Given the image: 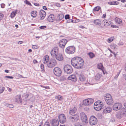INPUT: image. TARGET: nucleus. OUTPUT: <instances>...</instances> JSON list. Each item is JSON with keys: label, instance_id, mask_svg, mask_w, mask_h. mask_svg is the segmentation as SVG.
Masks as SVG:
<instances>
[{"label": "nucleus", "instance_id": "nucleus-1", "mask_svg": "<svg viewBox=\"0 0 126 126\" xmlns=\"http://www.w3.org/2000/svg\"><path fill=\"white\" fill-rule=\"evenodd\" d=\"M104 98L106 103L109 105H112L113 103V101L111 95L109 94H106Z\"/></svg>", "mask_w": 126, "mask_h": 126}, {"label": "nucleus", "instance_id": "nucleus-2", "mask_svg": "<svg viewBox=\"0 0 126 126\" xmlns=\"http://www.w3.org/2000/svg\"><path fill=\"white\" fill-rule=\"evenodd\" d=\"M102 102L100 101L96 102L94 103V108L97 111H99L101 110L102 107Z\"/></svg>", "mask_w": 126, "mask_h": 126}, {"label": "nucleus", "instance_id": "nucleus-3", "mask_svg": "<svg viewBox=\"0 0 126 126\" xmlns=\"http://www.w3.org/2000/svg\"><path fill=\"white\" fill-rule=\"evenodd\" d=\"M79 60L77 61V66H76L75 68L78 69H82L83 67V66L84 65V62L82 58L79 57Z\"/></svg>", "mask_w": 126, "mask_h": 126}, {"label": "nucleus", "instance_id": "nucleus-4", "mask_svg": "<svg viewBox=\"0 0 126 126\" xmlns=\"http://www.w3.org/2000/svg\"><path fill=\"white\" fill-rule=\"evenodd\" d=\"M63 69L64 72L68 74H70L73 72L72 67L68 64L65 65L63 67Z\"/></svg>", "mask_w": 126, "mask_h": 126}, {"label": "nucleus", "instance_id": "nucleus-5", "mask_svg": "<svg viewBox=\"0 0 126 126\" xmlns=\"http://www.w3.org/2000/svg\"><path fill=\"white\" fill-rule=\"evenodd\" d=\"M79 119V115L76 114L70 116L69 118V120L70 122L74 123L76 124L75 123L78 122Z\"/></svg>", "mask_w": 126, "mask_h": 126}, {"label": "nucleus", "instance_id": "nucleus-6", "mask_svg": "<svg viewBox=\"0 0 126 126\" xmlns=\"http://www.w3.org/2000/svg\"><path fill=\"white\" fill-rule=\"evenodd\" d=\"M75 51V48L73 46H70L67 47L65 49L66 52L69 54L74 53Z\"/></svg>", "mask_w": 126, "mask_h": 126}, {"label": "nucleus", "instance_id": "nucleus-7", "mask_svg": "<svg viewBox=\"0 0 126 126\" xmlns=\"http://www.w3.org/2000/svg\"><path fill=\"white\" fill-rule=\"evenodd\" d=\"M97 120L95 116H92L90 117L89 122L91 125H94L97 123Z\"/></svg>", "mask_w": 126, "mask_h": 126}, {"label": "nucleus", "instance_id": "nucleus-8", "mask_svg": "<svg viewBox=\"0 0 126 126\" xmlns=\"http://www.w3.org/2000/svg\"><path fill=\"white\" fill-rule=\"evenodd\" d=\"M57 64L56 60L54 59H50L49 62L47 64V66L49 68H52L55 66Z\"/></svg>", "mask_w": 126, "mask_h": 126}, {"label": "nucleus", "instance_id": "nucleus-9", "mask_svg": "<svg viewBox=\"0 0 126 126\" xmlns=\"http://www.w3.org/2000/svg\"><path fill=\"white\" fill-rule=\"evenodd\" d=\"M94 101L93 99L91 98H88L83 101V104L85 106L90 105L92 104Z\"/></svg>", "mask_w": 126, "mask_h": 126}, {"label": "nucleus", "instance_id": "nucleus-10", "mask_svg": "<svg viewBox=\"0 0 126 126\" xmlns=\"http://www.w3.org/2000/svg\"><path fill=\"white\" fill-rule=\"evenodd\" d=\"M53 72L55 75L59 77L61 75L62 71L59 68L55 67L53 69Z\"/></svg>", "mask_w": 126, "mask_h": 126}, {"label": "nucleus", "instance_id": "nucleus-11", "mask_svg": "<svg viewBox=\"0 0 126 126\" xmlns=\"http://www.w3.org/2000/svg\"><path fill=\"white\" fill-rule=\"evenodd\" d=\"M58 118L60 122L61 123H64L66 121V119L64 114H61L58 116Z\"/></svg>", "mask_w": 126, "mask_h": 126}, {"label": "nucleus", "instance_id": "nucleus-12", "mask_svg": "<svg viewBox=\"0 0 126 126\" xmlns=\"http://www.w3.org/2000/svg\"><path fill=\"white\" fill-rule=\"evenodd\" d=\"M78 57H76L72 58L71 61V63L72 65L75 68L76 66H77V61H79Z\"/></svg>", "mask_w": 126, "mask_h": 126}, {"label": "nucleus", "instance_id": "nucleus-13", "mask_svg": "<svg viewBox=\"0 0 126 126\" xmlns=\"http://www.w3.org/2000/svg\"><path fill=\"white\" fill-rule=\"evenodd\" d=\"M122 104L120 103H116L114 104L113 106V110H120L122 107Z\"/></svg>", "mask_w": 126, "mask_h": 126}, {"label": "nucleus", "instance_id": "nucleus-14", "mask_svg": "<svg viewBox=\"0 0 126 126\" xmlns=\"http://www.w3.org/2000/svg\"><path fill=\"white\" fill-rule=\"evenodd\" d=\"M67 42V41L65 39L61 40L59 43V47L62 48H64Z\"/></svg>", "mask_w": 126, "mask_h": 126}, {"label": "nucleus", "instance_id": "nucleus-15", "mask_svg": "<svg viewBox=\"0 0 126 126\" xmlns=\"http://www.w3.org/2000/svg\"><path fill=\"white\" fill-rule=\"evenodd\" d=\"M59 48L58 47H55L51 51L50 53L51 55L53 57L54 56V55H56L58 54Z\"/></svg>", "mask_w": 126, "mask_h": 126}, {"label": "nucleus", "instance_id": "nucleus-16", "mask_svg": "<svg viewBox=\"0 0 126 126\" xmlns=\"http://www.w3.org/2000/svg\"><path fill=\"white\" fill-rule=\"evenodd\" d=\"M53 57H55L57 60L59 61H62L63 59V55L60 53H59L56 55H54V56Z\"/></svg>", "mask_w": 126, "mask_h": 126}, {"label": "nucleus", "instance_id": "nucleus-17", "mask_svg": "<svg viewBox=\"0 0 126 126\" xmlns=\"http://www.w3.org/2000/svg\"><path fill=\"white\" fill-rule=\"evenodd\" d=\"M50 123L52 126H57L59 124V121L57 119H52Z\"/></svg>", "mask_w": 126, "mask_h": 126}, {"label": "nucleus", "instance_id": "nucleus-18", "mask_svg": "<svg viewBox=\"0 0 126 126\" xmlns=\"http://www.w3.org/2000/svg\"><path fill=\"white\" fill-rule=\"evenodd\" d=\"M39 15L40 17V19L41 20H43L46 16V12L43 10L41 9L39 12Z\"/></svg>", "mask_w": 126, "mask_h": 126}, {"label": "nucleus", "instance_id": "nucleus-19", "mask_svg": "<svg viewBox=\"0 0 126 126\" xmlns=\"http://www.w3.org/2000/svg\"><path fill=\"white\" fill-rule=\"evenodd\" d=\"M80 116L82 121L86 123L87 120V117L85 114L83 112L81 113L80 114Z\"/></svg>", "mask_w": 126, "mask_h": 126}, {"label": "nucleus", "instance_id": "nucleus-20", "mask_svg": "<svg viewBox=\"0 0 126 126\" xmlns=\"http://www.w3.org/2000/svg\"><path fill=\"white\" fill-rule=\"evenodd\" d=\"M103 110V112L105 113H110L112 110L111 108L110 107H108L105 108H102Z\"/></svg>", "mask_w": 126, "mask_h": 126}, {"label": "nucleus", "instance_id": "nucleus-21", "mask_svg": "<svg viewBox=\"0 0 126 126\" xmlns=\"http://www.w3.org/2000/svg\"><path fill=\"white\" fill-rule=\"evenodd\" d=\"M47 19L49 22H53L55 19L54 15L53 14H50L48 17Z\"/></svg>", "mask_w": 126, "mask_h": 126}, {"label": "nucleus", "instance_id": "nucleus-22", "mask_svg": "<svg viewBox=\"0 0 126 126\" xmlns=\"http://www.w3.org/2000/svg\"><path fill=\"white\" fill-rule=\"evenodd\" d=\"M64 17V15L63 14H58V16L56 19L57 21L59 22Z\"/></svg>", "mask_w": 126, "mask_h": 126}, {"label": "nucleus", "instance_id": "nucleus-23", "mask_svg": "<svg viewBox=\"0 0 126 126\" xmlns=\"http://www.w3.org/2000/svg\"><path fill=\"white\" fill-rule=\"evenodd\" d=\"M76 78L75 75H71L68 78V80H71L72 81L75 82L76 80Z\"/></svg>", "mask_w": 126, "mask_h": 126}, {"label": "nucleus", "instance_id": "nucleus-24", "mask_svg": "<svg viewBox=\"0 0 126 126\" xmlns=\"http://www.w3.org/2000/svg\"><path fill=\"white\" fill-rule=\"evenodd\" d=\"M120 111L122 114L125 116H126V109L124 108H122Z\"/></svg>", "mask_w": 126, "mask_h": 126}, {"label": "nucleus", "instance_id": "nucleus-25", "mask_svg": "<svg viewBox=\"0 0 126 126\" xmlns=\"http://www.w3.org/2000/svg\"><path fill=\"white\" fill-rule=\"evenodd\" d=\"M97 68L98 69H101L102 71L104 74H105L103 70L104 67L103 66V65L102 63H98L97 66Z\"/></svg>", "mask_w": 126, "mask_h": 126}, {"label": "nucleus", "instance_id": "nucleus-26", "mask_svg": "<svg viewBox=\"0 0 126 126\" xmlns=\"http://www.w3.org/2000/svg\"><path fill=\"white\" fill-rule=\"evenodd\" d=\"M79 78L80 80L82 81H84L85 79V78L84 76L82 74L79 75Z\"/></svg>", "mask_w": 126, "mask_h": 126}, {"label": "nucleus", "instance_id": "nucleus-27", "mask_svg": "<svg viewBox=\"0 0 126 126\" xmlns=\"http://www.w3.org/2000/svg\"><path fill=\"white\" fill-rule=\"evenodd\" d=\"M49 59V57L48 56L46 55L44 56L43 58L44 63V64L46 63L48 61Z\"/></svg>", "mask_w": 126, "mask_h": 126}, {"label": "nucleus", "instance_id": "nucleus-28", "mask_svg": "<svg viewBox=\"0 0 126 126\" xmlns=\"http://www.w3.org/2000/svg\"><path fill=\"white\" fill-rule=\"evenodd\" d=\"M77 110V108L76 107H74L73 109H71L69 111L70 114L71 115L73 114L76 112Z\"/></svg>", "mask_w": 126, "mask_h": 126}, {"label": "nucleus", "instance_id": "nucleus-29", "mask_svg": "<svg viewBox=\"0 0 126 126\" xmlns=\"http://www.w3.org/2000/svg\"><path fill=\"white\" fill-rule=\"evenodd\" d=\"M102 75L101 74L98 73H97L95 77V79L96 80H99L100 78L102 77Z\"/></svg>", "mask_w": 126, "mask_h": 126}, {"label": "nucleus", "instance_id": "nucleus-30", "mask_svg": "<svg viewBox=\"0 0 126 126\" xmlns=\"http://www.w3.org/2000/svg\"><path fill=\"white\" fill-rule=\"evenodd\" d=\"M102 23L104 24V26L107 27L110 25V23L106 20H104L102 22Z\"/></svg>", "mask_w": 126, "mask_h": 126}, {"label": "nucleus", "instance_id": "nucleus-31", "mask_svg": "<svg viewBox=\"0 0 126 126\" xmlns=\"http://www.w3.org/2000/svg\"><path fill=\"white\" fill-rule=\"evenodd\" d=\"M94 23L97 25H101V22L99 19H96L94 21Z\"/></svg>", "mask_w": 126, "mask_h": 126}, {"label": "nucleus", "instance_id": "nucleus-32", "mask_svg": "<svg viewBox=\"0 0 126 126\" xmlns=\"http://www.w3.org/2000/svg\"><path fill=\"white\" fill-rule=\"evenodd\" d=\"M17 10H16L15 11H13L11 13L10 15L11 18H13L17 14Z\"/></svg>", "mask_w": 126, "mask_h": 126}, {"label": "nucleus", "instance_id": "nucleus-33", "mask_svg": "<svg viewBox=\"0 0 126 126\" xmlns=\"http://www.w3.org/2000/svg\"><path fill=\"white\" fill-rule=\"evenodd\" d=\"M122 115L120 112H118L116 114V116L118 119H120L122 117Z\"/></svg>", "mask_w": 126, "mask_h": 126}, {"label": "nucleus", "instance_id": "nucleus-34", "mask_svg": "<svg viewBox=\"0 0 126 126\" xmlns=\"http://www.w3.org/2000/svg\"><path fill=\"white\" fill-rule=\"evenodd\" d=\"M16 101L19 102L20 103L22 102L21 99V97L19 95H17L16 96Z\"/></svg>", "mask_w": 126, "mask_h": 126}, {"label": "nucleus", "instance_id": "nucleus-35", "mask_svg": "<svg viewBox=\"0 0 126 126\" xmlns=\"http://www.w3.org/2000/svg\"><path fill=\"white\" fill-rule=\"evenodd\" d=\"M37 13V12L36 11H32L31 12V16H32L33 17H36V16L37 15L36 14V13Z\"/></svg>", "mask_w": 126, "mask_h": 126}, {"label": "nucleus", "instance_id": "nucleus-36", "mask_svg": "<svg viewBox=\"0 0 126 126\" xmlns=\"http://www.w3.org/2000/svg\"><path fill=\"white\" fill-rule=\"evenodd\" d=\"M118 2L117 1L110 2H108V4L110 5H117L118 4Z\"/></svg>", "mask_w": 126, "mask_h": 126}, {"label": "nucleus", "instance_id": "nucleus-37", "mask_svg": "<svg viewBox=\"0 0 126 126\" xmlns=\"http://www.w3.org/2000/svg\"><path fill=\"white\" fill-rule=\"evenodd\" d=\"M4 105L6 107H9L10 108H13L14 106L13 105L11 104H9L7 103H5Z\"/></svg>", "mask_w": 126, "mask_h": 126}, {"label": "nucleus", "instance_id": "nucleus-38", "mask_svg": "<svg viewBox=\"0 0 126 126\" xmlns=\"http://www.w3.org/2000/svg\"><path fill=\"white\" fill-rule=\"evenodd\" d=\"M115 21L116 22L119 24H121L122 22V20L121 19L118 18H116Z\"/></svg>", "mask_w": 126, "mask_h": 126}, {"label": "nucleus", "instance_id": "nucleus-39", "mask_svg": "<svg viewBox=\"0 0 126 126\" xmlns=\"http://www.w3.org/2000/svg\"><path fill=\"white\" fill-rule=\"evenodd\" d=\"M101 7L99 6H97L95 7L93 10V11H98L101 9Z\"/></svg>", "mask_w": 126, "mask_h": 126}, {"label": "nucleus", "instance_id": "nucleus-40", "mask_svg": "<svg viewBox=\"0 0 126 126\" xmlns=\"http://www.w3.org/2000/svg\"><path fill=\"white\" fill-rule=\"evenodd\" d=\"M67 77L65 75H64L61 76L60 78V80L61 81H64L66 79Z\"/></svg>", "mask_w": 126, "mask_h": 126}, {"label": "nucleus", "instance_id": "nucleus-41", "mask_svg": "<svg viewBox=\"0 0 126 126\" xmlns=\"http://www.w3.org/2000/svg\"><path fill=\"white\" fill-rule=\"evenodd\" d=\"M88 54L89 57L91 58H93L95 56L94 54L92 52H90L88 53Z\"/></svg>", "mask_w": 126, "mask_h": 126}, {"label": "nucleus", "instance_id": "nucleus-42", "mask_svg": "<svg viewBox=\"0 0 126 126\" xmlns=\"http://www.w3.org/2000/svg\"><path fill=\"white\" fill-rule=\"evenodd\" d=\"M117 46L115 44H112L110 45V47L111 48L115 49L116 48Z\"/></svg>", "mask_w": 126, "mask_h": 126}, {"label": "nucleus", "instance_id": "nucleus-43", "mask_svg": "<svg viewBox=\"0 0 126 126\" xmlns=\"http://www.w3.org/2000/svg\"><path fill=\"white\" fill-rule=\"evenodd\" d=\"M62 96L61 95L57 96L55 97V98L59 100H60L62 99Z\"/></svg>", "mask_w": 126, "mask_h": 126}, {"label": "nucleus", "instance_id": "nucleus-44", "mask_svg": "<svg viewBox=\"0 0 126 126\" xmlns=\"http://www.w3.org/2000/svg\"><path fill=\"white\" fill-rule=\"evenodd\" d=\"M5 88L4 87H1V88H0V94L1 93L4 91Z\"/></svg>", "mask_w": 126, "mask_h": 126}, {"label": "nucleus", "instance_id": "nucleus-45", "mask_svg": "<svg viewBox=\"0 0 126 126\" xmlns=\"http://www.w3.org/2000/svg\"><path fill=\"white\" fill-rule=\"evenodd\" d=\"M44 126H50L49 122H46L44 124Z\"/></svg>", "mask_w": 126, "mask_h": 126}, {"label": "nucleus", "instance_id": "nucleus-46", "mask_svg": "<svg viewBox=\"0 0 126 126\" xmlns=\"http://www.w3.org/2000/svg\"><path fill=\"white\" fill-rule=\"evenodd\" d=\"M73 21L74 20H72V19H69L66 21V23H68L71 22H74Z\"/></svg>", "mask_w": 126, "mask_h": 126}, {"label": "nucleus", "instance_id": "nucleus-47", "mask_svg": "<svg viewBox=\"0 0 126 126\" xmlns=\"http://www.w3.org/2000/svg\"><path fill=\"white\" fill-rule=\"evenodd\" d=\"M69 16V15H66L65 16L64 18L66 19H69L70 18Z\"/></svg>", "mask_w": 126, "mask_h": 126}, {"label": "nucleus", "instance_id": "nucleus-48", "mask_svg": "<svg viewBox=\"0 0 126 126\" xmlns=\"http://www.w3.org/2000/svg\"><path fill=\"white\" fill-rule=\"evenodd\" d=\"M4 16V15L3 14L0 13V21L2 19Z\"/></svg>", "mask_w": 126, "mask_h": 126}, {"label": "nucleus", "instance_id": "nucleus-49", "mask_svg": "<svg viewBox=\"0 0 126 126\" xmlns=\"http://www.w3.org/2000/svg\"><path fill=\"white\" fill-rule=\"evenodd\" d=\"M25 3L26 4L29 5L30 6H31L32 5L31 4V3H30L29 1H28L27 0H26L25 1Z\"/></svg>", "mask_w": 126, "mask_h": 126}, {"label": "nucleus", "instance_id": "nucleus-50", "mask_svg": "<svg viewBox=\"0 0 126 126\" xmlns=\"http://www.w3.org/2000/svg\"><path fill=\"white\" fill-rule=\"evenodd\" d=\"M32 48L34 49H37L38 48V46L36 45H32Z\"/></svg>", "mask_w": 126, "mask_h": 126}, {"label": "nucleus", "instance_id": "nucleus-51", "mask_svg": "<svg viewBox=\"0 0 126 126\" xmlns=\"http://www.w3.org/2000/svg\"><path fill=\"white\" fill-rule=\"evenodd\" d=\"M41 69L42 70V71H43L44 70V65L43 64H41Z\"/></svg>", "mask_w": 126, "mask_h": 126}, {"label": "nucleus", "instance_id": "nucleus-52", "mask_svg": "<svg viewBox=\"0 0 126 126\" xmlns=\"http://www.w3.org/2000/svg\"><path fill=\"white\" fill-rule=\"evenodd\" d=\"M41 86L42 87L44 88L45 89H48L49 88V87L44 86L43 85H41Z\"/></svg>", "mask_w": 126, "mask_h": 126}, {"label": "nucleus", "instance_id": "nucleus-53", "mask_svg": "<svg viewBox=\"0 0 126 126\" xmlns=\"http://www.w3.org/2000/svg\"><path fill=\"white\" fill-rule=\"evenodd\" d=\"M47 27L46 26H41L39 28L40 29H44L46 28Z\"/></svg>", "mask_w": 126, "mask_h": 126}, {"label": "nucleus", "instance_id": "nucleus-54", "mask_svg": "<svg viewBox=\"0 0 126 126\" xmlns=\"http://www.w3.org/2000/svg\"><path fill=\"white\" fill-rule=\"evenodd\" d=\"M5 78H8L12 79L13 78V77L12 76H6L5 77Z\"/></svg>", "mask_w": 126, "mask_h": 126}, {"label": "nucleus", "instance_id": "nucleus-55", "mask_svg": "<svg viewBox=\"0 0 126 126\" xmlns=\"http://www.w3.org/2000/svg\"><path fill=\"white\" fill-rule=\"evenodd\" d=\"M5 6V5L4 3H2L1 4V7L2 8H4Z\"/></svg>", "mask_w": 126, "mask_h": 126}, {"label": "nucleus", "instance_id": "nucleus-56", "mask_svg": "<svg viewBox=\"0 0 126 126\" xmlns=\"http://www.w3.org/2000/svg\"><path fill=\"white\" fill-rule=\"evenodd\" d=\"M55 5L57 6V7H60V4L58 3H56L55 4Z\"/></svg>", "mask_w": 126, "mask_h": 126}, {"label": "nucleus", "instance_id": "nucleus-57", "mask_svg": "<svg viewBox=\"0 0 126 126\" xmlns=\"http://www.w3.org/2000/svg\"><path fill=\"white\" fill-rule=\"evenodd\" d=\"M115 121V119L114 118H112L111 119L110 121L112 122H113Z\"/></svg>", "mask_w": 126, "mask_h": 126}, {"label": "nucleus", "instance_id": "nucleus-58", "mask_svg": "<svg viewBox=\"0 0 126 126\" xmlns=\"http://www.w3.org/2000/svg\"><path fill=\"white\" fill-rule=\"evenodd\" d=\"M113 40L112 39L111 40V38H109L108 40V42L109 43H110Z\"/></svg>", "mask_w": 126, "mask_h": 126}, {"label": "nucleus", "instance_id": "nucleus-59", "mask_svg": "<svg viewBox=\"0 0 126 126\" xmlns=\"http://www.w3.org/2000/svg\"><path fill=\"white\" fill-rule=\"evenodd\" d=\"M10 58L11 60H14L15 61L18 60V59L16 58Z\"/></svg>", "mask_w": 126, "mask_h": 126}, {"label": "nucleus", "instance_id": "nucleus-60", "mask_svg": "<svg viewBox=\"0 0 126 126\" xmlns=\"http://www.w3.org/2000/svg\"><path fill=\"white\" fill-rule=\"evenodd\" d=\"M33 62L34 63H38L37 60H34L33 61Z\"/></svg>", "mask_w": 126, "mask_h": 126}, {"label": "nucleus", "instance_id": "nucleus-61", "mask_svg": "<svg viewBox=\"0 0 126 126\" xmlns=\"http://www.w3.org/2000/svg\"><path fill=\"white\" fill-rule=\"evenodd\" d=\"M106 14H103L102 16V18H105L106 17Z\"/></svg>", "mask_w": 126, "mask_h": 126}, {"label": "nucleus", "instance_id": "nucleus-62", "mask_svg": "<svg viewBox=\"0 0 126 126\" xmlns=\"http://www.w3.org/2000/svg\"><path fill=\"white\" fill-rule=\"evenodd\" d=\"M43 9L45 10H46L47 9L46 6H44L43 7Z\"/></svg>", "mask_w": 126, "mask_h": 126}, {"label": "nucleus", "instance_id": "nucleus-63", "mask_svg": "<svg viewBox=\"0 0 126 126\" xmlns=\"http://www.w3.org/2000/svg\"><path fill=\"white\" fill-rule=\"evenodd\" d=\"M123 43H118V45L119 46L123 45Z\"/></svg>", "mask_w": 126, "mask_h": 126}, {"label": "nucleus", "instance_id": "nucleus-64", "mask_svg": "<svg viewBox=\"0 0 126 126\" xmlns=\"http://www.w3.org/2000/svg\"><path fill=\"white\" fill-rule=\"evenodd\" d=\"M29 96V95L28 94H26V95L25 96V98H27Z\"/></svg>", "mask_w": 126, "mask_h": 126}]
</instances>
